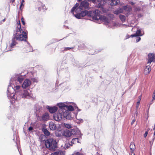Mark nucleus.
<instances>
[{"mask_svg":"<svg viewBox=\"0 0 155 155\" xmlns=\"http://www.w3.org/2000/svg\"><path fill=\"white\" fill-rule=\"evenodd\" d=\"M92 19L95 20H98L99 19L104 22L106 25H109L110 27L114 28L115 27H117L120 26H126V25L124 24L120 25L118 22H110V20L107 17L104 16L94 15L92 17Z\"/></svg>","mask_w":155,"mask_h":155,"instance_id":"obj_2","label":"nucleus"},{"mask_svg":"<svg viewBox=\"0 0 155 155\" xmlns=\"http://www.w3.org/2000/svg\"><path fill=\"white\" fill-rule=\"evenodd\" d=\"M20 155H21L20 154Z\"/></svg>","mask_w":155,"mask_h":155,"instance_id":"obj_60","label":"nucleus"},{"mask_svg":"<svg viewBox=\"0 0 155 155\" xmlns=\"http://www.w3.org/2000/svg\"><path fill=\"white\" fill-rule=\"evenodd\" d=\"M29 48H31V47L30 46H29Z\"/></svg>","mask_w":155,"mask_h":155,"instance_id":"obj_56","label":"nucleus"},{"mask_svg":"<svg viewBox=\"0 0 155 155\" xmlns=\"http://www.w3.org/2000/svg\"><path fill=\"white\" fill-rule=\"evenodd\" d=\"M151 71V68L150 66H147L145 69L144 73L146 74H149Z\"/></svg>","mask_w":155,"mask_h":155,"instance_id":"obj_23","label":"nucleus"},{"mask_svg":"<svg viewBox=\"0 0 155 155\" xmlns=\"http://www.w3.org/2000/svg\"><path fill=\"white\" fill-rule=\"evenodd\" d=\"M24 2V0H22L21 3H23Z\"/></svg>","mask_w":155,"mask_h":155,"instance_id":"obj_48","label":"nucleus"},{"mask_svg":"<svg viewBox=\"0 0 155 155\" xmlns=\"http://www.w3.org/2000/svg\"><path fill=\"white\" fill-rule=\"evenodd\" d=\"M140 101H139L138 102H137V103L136 108H138V107L139 106V104H140Z\"/></svg>","mask_w":155,"mask_h":155,"instance_id":"obj_40","label":"nucleus"},{"mask_svg":"<svg viewBox=\"0 0 155 155\" xmlns=\"http://www.w3.org/2000/svg\"><path fill=\"white\" fill-rule=\"evenodd\" d=\"M136 30V33L134 34L131 35L130 37L132 38L134 37H139L142 36L144 34V33L143 34L141 33V29H138L136 27H134L132 29V31H134V30Z\"/></svg>","mask_w":155,"mask_h":155,"instance_id":"obj_7","label":"nucleus"},{"mask_svg":"<svg viewBox=\"0 0 155 155\" xmlns=\"http://www.w3.org/2000/svg\"><path fill=\"white\" fill-rule=\"evenodd\" d=\"M66 103H60L58 104V106L59 107L60 110H63L64 109H65L66 107Z\"/></svg>","mask_w":155,"mask_h":155,"instance_id":"obj_18","label":"nucleus"},{"mask_svg":"<svg viewBox=\"0 0 155 155\" xmlns=\"http://www.w3.org/2000/svg\"><path fill=\"white\" fill-rule=\"evenodd\" d=\"M65 154V152L64 151L61 150H58L51 154V155H64Z\"/></svg>","mask_w":155,"mask_h":155,"instance_id":"obj_14","label":"nucleus"},{"mask_svg":"<svg viewBox=\"0 0 155 155\" xmlns=\"http://www.w3.org/2000/svg\"><path fill=\"white\" fill-rule=\"evenodd\" d=\"M123 12V9L122 8H118L114 11V13L116 15H118L120 13H122Z\"/></svg>","mask_w":155,"mask_h":155,"instance_id":"obj_22","label":"nucleus"},{"mask_svg":"<svg viewBox=\"0 0 155 155\" xmlns=\"http://www.w3.org/2000/svg\"><path fill=\"white\" fill-rule=\"evenodd\" d=\"M149 59L148 63H150L152 62H155V54L153 53H150L148 55Z\"/></svg>","mask_w":155,"mask_h":155,"instance_id":"obj_10","label":"nucleus"},{"mask_svg":"<svg viewBox=\"0 0 155 155\" xmlns=\"http://www.w3.org/2000/svg\"><path fill=\"white\" fill-rule=\"evenodd\" d=\"M119 18L121 21L122 22L126 20V17L124 15H120Z\"/></svg>","mask_w":155,"mask_h":155,"instance_id":"obj_27","label":"nucleus"},{"mask_svg":"<svg viewBox=\"0 0 155 155\" xmlns=\"http://www.w3.org/2000/svg\"><path fill=\"white\" fill-rule=\"evenodd\" d=\"M153 134L154 136H155V131L154 132V133H153Z\"/></svg>","mask_w":155,"mask_h":155,"instance_id":"obj_50","label":"nucleus"},{"mask_svg":"<svg viewBox=\"0 0 155 155\" xmlns=\"http://www.w3.org/2000/svg\"><path fill=\"white\" fill-rule=\"evenodd\" d=\"M18 34L17 33H15L13 35L14 37L15 36L16 40L21 41H26L27 38V34L26 32H24V34L21 33L19 35H18Z\"/></svg>","mask_w":155,"mask_h":155,"instance_id":"obj_6","label":"nucleus"},{"mask_svg":"<svg viewBox=\"0 0 155 155\" xmlns=\"http://www.w3.org/2000/svg\"><path fill=\"white\" fill-rule=\"evenodd\" d=\"M155 138V137H154V138H153V141L154 140Z\"/></svg>","mask_w":155,"mask_h":155,"instance_id":"obj_54","label":"nucleus"},{"mask_svg":"<svg viewBox=\"0 0 155 155\" xmlns=\"http://www.w3.org/2000/svg\"><path fill=\"white\" fill-rule=\"evenodd\" d=\"M74 48V47H71V48H69V47H67L65 48L64 49V51H67L68 50H70L71 49H73Z\"/></svg>","mask_w":155,"mask_h":155,"instance_id":"obj_35","label":"nucleus"},{"mask_svg":"<svg viewBox=\"0 0 155 155\" xmlns=\"http://www.w3.org/2000/svg\"><path fill=\"white\" fill-rule=\"evenodd\" d=\"M136 124H137V123H136H136H135V125H136Z\"/></svg>","mask_w":155,"mask_h":155,"instance_id":"obj_58","label":"nucleus"},{"mask_svg":"<svg viewBox=\"0 0 155 155\" xmlns=\"http://www.w3.org/2000/svg\"><path fill=\"white\" fill-rule=\"evenodd\" d=\"M64 126L65 127L68 129L72 127L71 125L69 124H67L64 123Z\"/></svg>","mask_w":155,"mask_h":155,"instance_id":"obj_29","label":"nucleus"},{"mask_svg":"<svg viewBox=\"0 0 155 155\" xmlns=\"http://www.w3.org/2000/svg\"><path fill=\"white\" fill-rule=\"evenodd\" d=\"M129 3L130 4H131L132 5L134 6V5H137V2H134L131 1H130L129 2Z\"/></svg>","mask_w":155,"mask_h":155,"instance_id":"obj_33","label":"nucleus"},{"mask_svg":"<svg viewBox=\"0 0 155 155\" xmlns=\"http://www.w3.org/2000/svg\"><path fill=\"white\" fill-rule=\"evenodd\" d=\"M136 120L135 119H133L131 123V124L133 125L134 123L135 122Z\"/></svg>","mask_w":155,"mask_h":155,"instance_id":"obj_39","label":"nucleus"},{"mask_svg":"<svg viewBox=\"0 0 155 155\" xmlns=\"http://www.w3.org/2000/svg\"><path fill=\"white\" fill-rule=\"evenodd\" d=\"M74 154H75V155H83V154L80 153L79 152H77Z\"/></svg>","mask_w":155,"mask_h":155,"instance_id":"obj_42","label":"nucleus"},{"mask_svg":"<svg viewBox=\"0 0 155 155\" xmlns=\"http://www.w3.org/2000/svg\"><path fill=\"white\" fill-rule=\"evenodd\" d=\"M5 18L3 20V21H5Z\"/></svg>","mask_w":155,"mask_h":155,"instance_id":"obj_51","label":"nucleus"},{"mask_svg":"<svg viewBox=\"0 0 155 155\" xmlns=\"http://www.w3.org/2000/svg\"><path fill=\"white\" fill-rule=\"evenodd\" d=\"M141 96H139V101H140L141 100Z\"/></svg>","mask_w":155,"mask_h":155,"instance_id":"obj_46","label":"nucleus"},{"mask_svg":"<svg viewBox=\"0 0 155 155\" xmlns=\"http://www.w3.org/2000/svg\"><path fill=\"white\" fill-rule=\"evenodd\" d=\"M70 104H72V105L73 106H72V105H68L67 104L66 105V108L67 109V110H68L69 111H73L74 110V109H75V107H74V103H70Z\"/></svg>","mask_w":155,"mask_h":155,"instance_id":"obj_21","label":"nucleus"},{"mask_svg":"<svg viewBox=\"0 0 155 155\" xmlns=\"http://www.w3.org/2000/svg\"><path fill=\"white\" fill-rule=\"evenodd\" d=\"M57 142L52 138H49L45 140V144L46 147L50 151H54L57 147Z\"/></svg>","mask_w":155,"mask_h":155,"instance_id":"obj_4","label":"nucleus"},{"mask_svg":"<svg viewBox=\"0 0 155 155\" xmlns=\"http://www.w3.org/2000/svg\"><path fill=\"white\" fill-rule=\"evenodd\" d=\"M31 80L34 82L37 83L38 81V79L36 78H31Z\"/></svg>","mask_w":155,"mask_h":155,"instance_id":"obj_32","label":"nucleus"},{"mask_svg":"<svg viewBox=\"0 0 155 155\" xmlns=\"http://www.w3.org/2000/svg\"><path fill=\"white\" fill-rule=\"evenodd\" d=\"M23 6H24L23 4L22 3H21L20 6V9L21 10L23 8H22V7Z\"/></svg>","mask_w":155,"mask_h":155,"instance_id":"obj_41","label":"nucleus"},{"mask_svg":"<svg viewBox=\"0 0 155 155\" xmlns=\"http://www.w3.org/2000/svg\"><path fill=\"white\" fill-rule=\"evenodd\" d=\"M130 147V150H134L135 147L134 144L133 143H131Z\"/></svg>","mask_w":155,"mask_h":155,"instance_id":"obj_28","label":"nucleus"},{"mask_svg":"<svg viewBox=\"0 0 155 155\" xmlns=\"http://www.w3.org/2000/svg\"><path fill=\"white\" fill-rule=\"evenodd\" d=\"M42 131L44 134L46 136H48L50 134V132L46 129H43Z\"/></svg>","mask_w":155,"mask_h":155,"instance_id":"obj_26","label":"nucleus"},{"mask_svg":"<svg viewBox=\"0 0 155 155\" xmlns=\"http://www.w3.org/2000/svg\"><path fill=\"white\" fill-rule=\"evenodd\" d=\"M61 111L62 114L63 118L68 119L70 116L69 111L68 110H65V111H64L63 110H61Z\"/></svg>","mask_w":155,"mask_h":155,"instance_id":"obj_12","label":"nucleus"},{"mask_svg":"<svg viewBox=\"0 0 155 155\" xmlns=\"http://www.w3.org/2000/svg\"><path fill=\"white\" fill-rule=\"evenodd\" d=\"M41 8H42V9L43 10V11H44V10H45L46 9V7L44 5H42V6L41 7V8H39L38 10H39L40 11H41Z\"/></svg>","mask_w":155,"mask_h":155,"instance_id":"obj_31","label":"nucleus"},{"mask_svg":"<svg viewBox=\"0 0 155 155\" xmlns=\"http://www.w3.org/2000/svg\"><path fill=\"white\" fill-rule=\"evenodd\" d=\"M148 134V132L147 131H146L144 133V137H146L147 136Z\"/></svg>","mask_w":155,"mask_h":155,"instance_id":"obj_43","label":"nucleus"},{"mask_svg":"<svg viewBox=\"0 0 155 155\" xmlns=\"http://www.w3.org/2000/svg\"><path fill=\"white\" fill-rule=\"evenodd\" d=\"M153 100H154L155 99V94H153Z\"/></svg>","mask_w":155,"mask_h":155,"instance_id":"obj_45","label":"nucleus"},{"mask_svg":"<svg viewBox=\"0 0 155 155\" xmlns=\"http://www.w3.org/2000/svg\"><path fill=\"white\" fill-rule=\"evenodd\" d=\"M79 143L78 138H73L71 142L72 144L75 143Z\"/></svg>","mask_w":155,"mask_h":155,"instance_id":"obj_24","label":"nucleus"},{"mask_svg":"<svg viewBox=\"0 0 155 155\" xmlns=\"http://www.w3.org/2000/svg\"><path fill=\"white\" fill-rule=\"evenodd\" d=\"M31 81L28 79L25 80L23 82L22 87L23 88H26L28 87L31 84Z\"/></svg>","mask_w":155,"mask_h":155,"instance_id":"obj_9","label":"nucleus"},{"mask_svg":"<svg viewBox=\"0 0 155 155\" xmlns=\"http://www.w3.org/2000/svg\"><path fill=\"white\" fill-rule=\"evenodd\" d=\"M135 113L136 114V116H137V111H136L135 112Z\"/></svg>","mask_w":155,"mask_h":155,"instance_id":"obj_47","label":"nucleus"},{"mask_svg":"<svg viewBox=\"0 0 155 155\" xmlns=\"http://www.w3.org/2000/svg\"><path fill=\"white\" fill-rule=\"evenodd\" d=\"M49 118V116L48 114L47 113H45L41 117V120L44 121L48 120Z\"/></svg>","mask_w":155,"mask_h":155,"instance_id":"obj_15","label":"nucleus"},{"mask_svg":"<svg viewBox=\"0 0 155 155\" xmlns=\"http://www.w3.org/2000/svg\"><path fill=\"white\" fill-rule=\"evenodd\" d=\"M23 77L21 76H18L17 77V80L18 81L19 83H21L23 80Z\"/></svg>","mask_w":155,"mask_h":155,"instance_id":"obj_25","label":"nucleus"},{"mask_svg":"<svg viewBox=\"0 0 155 155\" xmlns=\"http://www.w3.org/2000/svg\"><path fill=\"white\" fill-rule=\"evenodd\" d=\"M15 40H16L15 38V37L13 36V38L12 39V42L10 45V47L11 48H13L14 46L16 45L17 43L15 41Z\"/></svg>","mask_w":155,"mask_h":155,"instance_id":"obj_19","label":"nucleus"},{"mask_svg":"<svg viewBox=\"0 0 155 155\" xmlns=\"http://www.w3.org/2000/svg\"><path fill=\"white\" fill-rule=\"evenodd\" d=\"M79 1H81L82 0H78Z\"/></svg>","mask_w":155,"mask_h":155,"instance_id":"obj_57","label":"nucleus"},{"mask_svg":"<svg viewBox=\"0 0 155 155\" xmlns=\"http://www.w3.org/2000/svg\"><path fill=\"white\" fill-rule=\"evenodd\" d=\"M54 120L56 121L60 120L62 119H63L61 110H59V112L54 115Z\"/></svg>","mask_w":155,"mask_h":155,"instance_id":"obj_8","label":"nucleus"},{"mask_svg":"<svg viewBox=\"0 0 155 155\" xmlns=\"http://www.w3.org/2000/svg\"><path fill=\"white\" fill-rule=\"evenodd\" d=\"M21 22L22 24L24 25L25 24V22L24 21V19L22 17L21 18Z\"/></svg>","mask_w":155,"mask_h":155,"instance_id":"obj_37","label":"nucleus"},{"mask_svg":"<svg viewBox=\"0 0 155 155\" xmlns=\"http://www.w3.org/2000/svg\"><path fill=\"white\" fill-rule=\"evenodd\" d=\"M24 31L22 30V29L21 28V24L20 22L18 23L17 28L16 29V33L18 34V35H19L21 33L24 34Z\"/></svg>","mask_w":155,"mask_h":155,"instance_id":"obj_11","label":"nucleus"},{"mask_svg":"<svg viewBox=\"0 0 155 155\" xmlns=\"http://www.w3.org/2000/svg\"><path fill=\"white\" fill-rule=\"evenodd\" d=\"M27 51H29H29H31V50H27Z\"/></svg>","mask_w":155,"mask_h":155,"instance_id":"obj_52","label":"nucleus"},{"mask_svg":"<svg viewBox=\"0 0 155 155\" xmlns=\"http://www.w3.org/2000/svg\"><path fill=\"white\" fill-rule=\"evenodd\" d=\"M153 130H155V124L154 125V128H153Z\"/></svg>","mask_w":155,"mask_h":155,"instance_id":"obj_49","label":"nucleus"},{"mask_svg":"<svg viewBox=\"0 0 155 155\" xmlns=\"http://www.w3.org/2000/svg\"><path fill=\"white\" fill-rule=\"evenodd\" d=\"M133 8V10L134 12H140L142 10V6H139L137 5L134 6Z\"/></svg>","mask_w":155,"mask_h":155,"instance_id":"obj_16","label":"nucleus"},{"mask_svg":"<svg viewBox=\"0 0 155 155\" xmlns=\"http://www.w3.org/2000/svg\"><path fill=\"white\" fill-rule=\"evenodd\" d=\"M153 94H155V91H154V92Z\"/></svg>","mask_w":155,"mask_h":155,"instance_id":"obj_55","label":"nucleus"},{"mask_svg":"<svg viewBox=\"0 0 155 155\" xmlns=\"http://www.w3.org/2000/svg\"><path fill=\"white\" fill-rule=\"evenodd\" d=\"M123 9L125 11L130 12L132 10V8L130 5H125L123 7Z\"/></svg>","mask_w":155,"mask_h":155,"instance_id":"obj_20","label":"nucleus"},{"mask_svg":"<svg viewBox=\"0 0 155 155\" xmlns=\"http://www.w3.org/2000/svg\"><path fill=\"white\" fill-rule=\"evenodd\" d=\"M46 108L48 109L49 112L51 113H54L58 109L57 107L55 106L51 107L47 106L46 107Z\"/></svg>","mask_w":155,"mask_h":155,"instance_id":"obj_13","label":"nucleus"},{"mask_svg":"<svg viewBox=\"0 0 155 155\" xmlns=\"http://www.w3.org/2000/svg\"><path fill=\"white\" fill-rule=\"evenodd\" d=\"M89 7V4L88 2L84 1L81 2L79 6L78 3H76L71 9V12L76 18L79 19H82L86 15L91 16V12H89L88 11L85 10L88 9Z\"/></svg>","mask_w":155,"mask_h":155,"instance_id":"obj_1","label":"nucleus"},{"mask_svg":"<svg viewBox=\"0 0 155 155\" xmlns=\"http://www.w3.org/2000/svg\"><path fill=\"white\" fill-rule=\"evenodd\" d=\"M137 37V38H136V42H138L139 41L140 39H141V38L138 37Z\"/></svg>","mask_w":155,"mask_h":155,"instance_id":"obj_36","label":"nucleus"},{"mask_svg":"<svg viewBox=\"0 0 155 155\" xmlns=\"http://www.w3.org/2000/svg\"><path fill=\"white\" fill-rule=\"evenodd\" d=\"M148 113H149V111H147V115L148 114Z\"/></svg>","mask_w":155,"mask_h":155,"instance_id":"obj_53","label":"nucleus"},{"mask_svg":"<svg viewBox=\"0 0 155 155\" xmlns=\"http://www.w3.org/2000/svg\"><path fill=\"white\" fill-rule=\"evenodd\" d=\"M33 129V128L31 127H29L28 128V130L29 131H31Z\"/></svg>","mask_w":155,"mask_h":155,"instance_id":"obj_44","label":"nucleus"},{"mask_svg":"<svg viewBox=\"0 0 155 155\" xmlns=\"http://www.w3.org/2000/svg\"><path fill=\"white\" fill-rule=\"evenodd\" d=\"M71 146V144L70 143H66L64 146H63V145H62L61 146L62 147H63L65 149L68 148V147Z\"/></svg>","mask_w":155,"mask_h":155,"instance_id":"obj_30","label":"nucleus"},{"mask_svg":"<svg viewBox=\"0 0 155 155\" xmlns=\"http://www.w3.org/2000/svg\"><path fill=\"white\" fill-rule=\"evenodd\" d=\"M49 127L51 130H54L56 129V124L53 122H50L49 123Z\"/></svg>","mask_w":155,"mask_h":155,"instance_id":"obj_17","label":"nucleus"},{"mask_svg":"<svg viewBox=\"0 0 155 155\" xmlns=\"http://www.w3.org/2000/svg\"><path fill=\"white\" fill-rule=\"evenodd\" d=\"M20 86L19 85H16L14 87V90H19L20 88Z\"/></svg>","mask_w":155,"mask_h":155,"instance_id":"obj_34","label":"nucleus"},{"mask_svg":"<svg viewBox=\"0 0 155 155\" xmlns=\"http://www.w3.org/2000/svg\"><path fill=\"white\" fill-rule=\"evenodd\" d=\"M15 0H13V2Z\"/></svg>","mask_w":155,"mask_h":155,"instance_id":"obj_59","label":"nucleus"},{"mask_svg":"<svg viewBox=\"0 0 155 155\" xmlns=\"http://www.w3.org/2000/svg\"><path fill=\"white\" fill-rule=\"evenodd\" d=\"M80 134V132L75 129H72L70 131L68 130H65L63 133V135L65 137H68L71 136L72 135H76L77 133Z\"/></svg>","mask_w":155,"mask_h":155,"instance_id":"obj_5","label":"nucleus"},{"mask_svg":"<svg viewBox=\"0 0 155 155\" xmlns=\"http://www.w3.org/2000/svg\"><path fill=\"white\" fill-rule=\"evenodd\" d=\"M74 107H75V109H76V108H77L78 111H80L81 110L78 109V107L76 106V105L75 104H74Z\"/></svg>","mask_w":155,"mask_h":155,"instance_id":"obj_38","label":"nucleus"},{"mask_svg":"<svg viewBox=\"0 0 155 155\" xmlns=\"http://www.w3.org/2000/svg\"><path fill=\"white\" fill-rule=\"evenodd\" d=\"M8 93L7 95L8 96H9L10 98H15L16 95L17 96L18 95H20V97L23 98H29L32 97V95L31 92V91L29 90H24L23 91H15V94L13 93H11L9 92V91L8 90Z\"/></svg>","mask_w":155,"mask_h":155,"instance_id":"obj_3","label":"nucleus"}]
</instances>
